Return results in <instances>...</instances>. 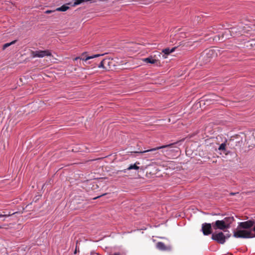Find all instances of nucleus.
Segmentation results:
<instances>
[{
    "label": "nucleus",
    "instance_id": "obj_1",
    "mask_svg": "<svg viewBox=\"0 0 255 255\" xmlns=\"http://www.w3.org/2000/svg\"><path fill=\"white\" fill-rule=\"evenodd\" d=\"M254 224L255 222L252 220L239 223L236 230L234 232V237L236 238H253L252 231L247 230L253 227Z\"/></svg>",
    "mask_w": 255,
    "mask_h": 255
},
{
    "label": "nucleus",
    "instance_id": "obj_2",
    "mask_svg": "<svg viewBox=\"0 0 255 255\" xmlns=\"http://www.w3.org/2000/svg\"><path fill=\"white\" fill-rule=\"evenodd\" d=\"M230 237V235L227 234L225 235L222 232L214 233L212 235V239L219 244H223L225 243L226 239Z\"/></svg>",
    "mask_w": 255,
    "mask_h": 255
},
{
    "label": "nucleus",
    "instance_id": "obj_3",
    "mask_svg": "<svg viewBox=\"0 0 255 255\" xmlns=\"http://www.w3.org/2000/svg\"><path fill=\"white\" fill-rule=\"evenodd\" d=\"M32 57L42 58L45 56H49L51 55V53L49 50H39L32 51L31 52Z\"/></svg>",
    "mask_w": 255,
    "mask_h": 255
},
{
    "label": "nucleus",
    "instance_id": "obj_4",
    "mask_svg": "<svg viewBox=\"0 0 255 255\" xmlns=\"http://www.w3.org/2000/svg\"><path fill=\"white\" fill-rule=\"evenodd\" d=\"M212 225L215 230L220 229L224 230L226 229H228L225 225V222H223V220H217L215 223H213Z\"/></svg>",
    "mask_w": 255,
    "mask_h": 255
},
{
    "label": "nucleus",
    "instance_id": "obj_5",
    "mask_svg": "<svg viewBox=\"0 0 255 255\" xmlns=\"http://www.w3.org/2000/svg\"><path fill=\"white\" fill-rule=\"evenodd\" d=\"M202 231L205 236L209 235L212 233L211 224L210 223H204L202 225Z\"/></svg>",
    "mask_w": 255,
    "mask_h": 255
},
{
    "label": "nucleus",
    "instance_id": "obj_6",
    "mask_svg": "<svg viewBox=\"0 0 255 255\" xmlns=\"http://www.w3.org/2000/svg\"><path fill=\"white\" fill-rule=\"evenodd\" d=\"M86 54V52L83 53L81 56V57H76L75 58V60H77L78 59H80L84 61H87V60H89L90 59H93L94 58L98 57L100 56L103 55L104 54H94L92 56H87L85 57V55Z\"/></svg>",
    "mask_w": 255,
    "mask_h": 255
},
{
    "label": "nucleus",
    "instance_id": "obj_7",
    "mask_svg": "<svg viewBox=\"0 0 255 255\" xmlns=\"http://www.w3.org/2000/svg\"><path fill=\"white\" fill-rule=\"evenodd\" d=\"M156 247L157 249L160 251H170L171 250V247L170 246H165V245L161 242H158L156 245Z\"/></svg>",
    "mask_w": 255,
    "mask_h": 255
},
{
    "label": "nucleus",
    "instance_id": "obj_8",
    "mask_svg": "<svg viewBox=\"0 0 255 255\" xmlns=\"http://www.w3.org/2000/svg\"><path fill=\"white\" fill-rule=\"evenodd\" d=\"M110 62V60L109 59H105L101 62L100 64L98 66V67L100 68H102L106 70H108L110 68L109 67Z\"/></svg>",
    "mask_w": 255,
    "mask_h": 255
},
{
    "label": "nucleus",
    "instance_id": "obj_9",
    "mask_svg": "<svg viewBox=\"0 0 255 255\" xmlns=\"http://www.w3.org/2000/svg\"><path fill=\"white\" fill-rule=\"evenodd\" d=\"M172 145V144H170L165 145H163V146H158L155 148L146 150H144L143 151H140V152H139V153H145V152H152V151H156L158 149H163V148H167L168 147H170Z\"/></svg>",
    "mask_w": 255,
    "mask_h": 255
},
{
    "label": "nucleus",
    "instance_id": "obj_10",
    "mask_svg": "<svg viewBox=\"0 0 255 255\" xmlns=\"http://www.w3.org/2000/svg\"><path fill=\"white\" fill-rule=\"evenodd\" d=\"M142 61L146 63L155 64L157 62L158 60L154 58L152 56H150L148 57L142 59Z\"/></svg>",
    "mask_w": 255,
    "mask_h": 255
},
{
    "label": "nucleus",
    "instance_id": "obj_11",
    "mask_svg": "<svg viewBox=\"0 0 255 255\" xmlns=\"http://www.w3.org/2000/svg\"><path fill=\"white\" fill-rule=\"evenodd\" d=\"M176 49V47H173L171 49L169 48H167L162 50V52L164 54L162 56L163 58L166 59L167 58V55H169L170 53L174 52Z\"/></svg>",
    "mask_w": 255,
    "mask_h": 255
},
{
    "label": "nucleus",
    "instance_id": "obj_12",
    "mask_svg": "<svg viewBox=\"0 0 255 255\" xmlns=\"http://www.w3.org/2000/svg\"><path fill=\"white\" fill-rule=\"evenodd\" d=\"M234 219L233 217H227L223 220V222H225V225L227 226L228 228H230V225L234 221Z\"/></svg>",
    "mask_w": 255,
    "mask_h": 255
},
{
    "label": "nucleus",
    "instance_id": "obj_13",
    "mask_svg": "<svg viewBox=\"0 0 255 255\" xmlns=\"http://www.w3.org/2000/svg\"><path fill=\"white\" fill-rule=\"evenodd\" d=\"M69 9V6H68L67 5L64 4L62 6L56 8V11H65L67 9Z\"/></svg>",
    "mask_w": 255,
    "mask_h": 255
},
{
    "label": "nucleus",
    "instance_id": "obj_14",
    "mask_svg": "<svg viewBox=\"0 0 255 255\" xmlns=\"http://www.w3.org/2000/svg\"><path fill=\"white\" fill-rule=\"evenodd\" d=\"M92 1V0H75V2H74V3L73 4V6H75L80 4L83 2H87V1Z\"/></svg>",
    "mask_w": 255,
    "mask_h": 255
},
{
    "label": "nucleus",
    "instance_id": "obj_15",
    "mask_svg": "<svg viewBox=\"0 0 255 255\" xmlns=\"http://www.w3.org/2000/svg\"><path fill=\"white\" fill-rule=\"evenodd\" d=\"M136 164H139V162H136L134 164H131L129 165V166L127 168L128 170H131V169H135L137 170L139 169V167L136 165Z\"/></svg>",
    "mask_w": 255,
    "mask_h": 255
},
{
    "label": "nucleus",
    "instance_id": "obj_16",
    "mask_svg": "<svg viewBox=\"0 0 255 255\" xmlns=\"http://www.w3.org/2000/svg\"><path fill=\"white\" fill-rule=\"evenodd\" d=\"M16 42V40H13L9 43H6L4 44L2 46V50H5L6 48L10 46V45L14 44Z\"/></svg>",
    "mask_w": 255,
    "mask_h": 255
},
{
    "label": "nucleus",
    "instance_id": "obj_17",
    "mask_svg": "<svg viewBox=\"0 0 255 255\" xmlns=\"http://www.w3.org/2000/svg\"><path fill=\"white\" fill-rule=\"evenodd\" d=\"M226 144L225 143H222L219 147L218 149L219 150H225Z\"/></svg>",
    "mask_w": 255,
    "mask_h": 255
},
{
    "label": "nucleus",
    "instance_id": "obj_18",
    "mask_svg": "<svg viewBox=\"0 0 255 255\" xmlns=\"http://www.w3.org/2000/svg\"><path fill=\"white\" fill-rule=\"evenodd\" d=\"M4 214H0V217H9L10 216H11V215L13 214L14 213H10V212H9L8 214H5V213L4 212H3Z\"/></svg>",
    "mask_w": 255,
    "mask_h": 255
},
{
    "label": "nucleus",
    "instance_id": "obj_19",
    "mask_svg": "<svg viewBox=\"0 0 255 255\" xmlns=\"http://www.w3.org/2000/svg\"><path fill=\"white\" fill-rule=\"evenodd\" d=\"M206 54L210 56H212L214 54V51L213 50H208L206 51Z\"/></svg>",
    "mask_w": 255,
    "mask_h": 255
},
{
    "label": "nucleus",
    "instance_id": "obj_20",
    "mask_svg": "<svg viewBox=\"0 0 255 255\" xmlns=\"http://www.w3.org/2000/svg\"><path fill=\"white\" fill-rule=\"evenodd\" d=\"M157 154H158V152H155L154 153H150V154L148 155V156L149 157H154V156H156Z\"/></svg>",
    "mask_w": 255,
    "mask_h": 255
},
{
    "label": "nucleus",
    "instance_id": "obj_21",
    "mask_svg": "<svg viewBox=\"0 0 255 255\" xmlns=\"http://www.w3.org/2000/svg\"><path fill=\"white\" fill-rule=\"evenodd\" d=\"M253 231L255 232V234H253V238L254 237H255V226L253 229Z\"/></svg>",
    "mask_w": 255,
    "mask_h": 255
},
{
    "label": "nucleus",
    "instance_id": "obj_22",
    "mask_svg": "<svg viewBox=\"0 0 255 255\" xmlns=\"http://www.w3.org/2000/svg\"><path fill=\"white\" fill-rule=\"evenodd\" d=\"M52 12V10H46V11H45V13H51V12Z\"/></svg>",
    "mask_w": 255,
    "mask_h": 255
},
{
    "label": "nucleus",
    "instance_id": "obj_23",
    "mask_svg": "<svg viewBox=\"0 0 255 255\" xmlns=\"http://www.w3.org/2000/svg\"><path fill=\"white\" fill-rule=\"evenodd\" d=\"M99 1H108V0H99Z\"/></svg>",
    "mask_w": 255,
    "mask_h": 255
},
{
    "label": "nucleus",
    "instance_id": "obj_24",
    "mask_svg": "<svg viewBox=\"0 0 255 255\" xmlns=\"http://www.w3.org/2000/svg\"><path fill=\"white\" fill-rule=\"evenodd\" d=\"M114 255H120V254L119 253H115Z\"/></svg>",
    "mask_w": 255,
    "mask_h": 255
},
{
    "label": "nucleus",
    "instance_id": "obj_25",
    "mask_svg": "<svg viewBox=\"0 0 255 255\" xmlns=\"http://www.w3.org/2000/svg\"><path fill=\"white\" fill-rule=\"evenodd\" d=\"M162 152H165V151H167V150H162Z\"/></svg>",
    "mask_w": 255,
    "mask_h": 255
},
{
    "label": "nucleus",
    "instance_id": "obj_26",
    "mask_svg": "<svg viewBox=\"0 0 255 255\" xmlns=\"http://www.w3.org/2000/svg\"><path fill=\"white\" fill-rule=\"evenodd\" d=\"M100 197V196H98V197H97L94 198V199H97V198H99V197Z\"/></svg>",
    "mask_w": 255,
    "mask_h": 255
},
{
    "label": "nucleus",
    "instance_id": "obj_27",
    "mask_svg": "<svg viewBox=\"0 0 255 255\" xmlns=\"http://www.w3.org/2000/svg\"><path fill=\"white\" fill-rule=\"evenodd\" d=\"M76 250H75V252H74V254H76Z\"/></svg>",
    "mask_w": 255,
    "mask_h": 255
},
{
    "label": "nucleus",
    "instance_id": "obj_28",
    "mask_svg": "<svg viewBox=\"0 0 255 255\" xmlns=\"http://www.w3.org/2000/svg\"><path fill=\"white\" fill-rule=\"evenodd\" d=\"M1 228H2V227L0 226V229H1Z\"/></svg>",
    "mask_w": 255,
    "mask_h": 255
}]
</instances>
